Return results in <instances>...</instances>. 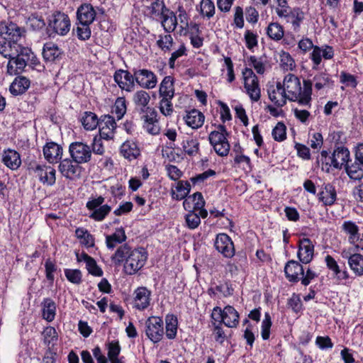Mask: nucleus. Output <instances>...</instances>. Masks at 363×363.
Instances as JSON below:
<instances>
[{
	"label": "nucleus",
	"mask_w": 363,
	"mask_h": 363,
	"mask_svg": "<svg viewBox=\"0 0 363 363\" xmlns=\"http://www.w3.org/2000/svg\"><path fill=\"white\" fill-rule=\"evenodd\" d=\"M0 55L9 59L7 73L10 75L21 74L30 60L33 58V52L28 47L21 43L11 40L0 41Z\"/></svg>",
	"instance_id": "obj_1"
},
{
	"label": "nucleus",
	"mask_w": 363,
	"mask_h": 363,
	"mask_svg": "<svg viewBox=\"0 0 363 363\" xmlns=\"http://www.w3.org/2000/svg\"><path fill=\"white\" fill-rule=\"evenodd\" d=\"M147 252L143 247H132L127 243L121 245L111 256L116 265L123 263V269L127 274L133 275L141 269L147 259Z\"/></svg>",
	"instance_id": "obj_2"
},
{
	"label": "nucleus",
	"mask_w": 363,
	"mask_h": 363,
	"mask_svg": "<svg viewBox=\"0 0 363 363\" xmlns=\"http://www.w3.org/2000/svg\"><path fill=\"white\" fill-rule=\"evenodd\" d=\"M281 84L289 100L297 101L301 106L311 107L313 85L311 80L304 79L303 88H301L300 79L294 74L289 73L284 77Z\"/></svg>",
	"instance_id": "obj_3"
},
{
	"label": "nucleus",
	"mask_w": 363,
	"mask_h": 363,
	"mask_svg": "<svg viewBox=\"0 0 363 363\" xmlns=\"http://www.w3.org/2000/svg\"><path fill=\"white\" fill-rule=\"evenodd\" d=\"M216 128L217 130L211 131L208 135L210 144L219 156H227L230 148L227 138L229 133L224 125L220 124Z\"/></svg>",
	"instance_id": "obj_4"
},
{
	"label": "nucleus",
	"mask_w": 363,
	"mask_h": 363,
	"mask_svg": "<svg viewBox=\"0 0 363 363\" xmlns=\"http://www.w3.org/2000/svg\"><path fill=\"white\" fill-rule=\"evenodd\" d=\"M71 23L67 14L56 11L48 19V28L61 36L66 35L70 30Z\"/></svg>",
	"instance_id": "obj_5"
},
{
	"label": "nucleus",
	"mask_w": 363,
	"mask_h": 363,
	"mask_svg": "<svg viewBox=\"0 0 363 363\" xmlns=\"http://www.w3.org/2000/svg\"><path fill=\"white\" fill-rule=\"evenodd\" d=\"M23 27L12 21H1L0 23V35L6 40L20 43L26 36Z\"/></svg>",
	"instance_id": "obj_6"
},
{
	"label": "nucleus",
	"mask_w": 363,
	"mask_h": 363,
	"mask_svg": "<svg viewBox=\"0 0 363 363\" xmlns=\"http://www.w3.org/2000/svg\"><path fill=\"white\" fill-rule=\"evenodd\" d=\"M244 87L252 101L257 102L261 97L259 79L252 69L246 68L243 71Z\"/></svg>",
	"instance_id": "obj_7"
},
{
	"label": "nucleus",
	"mask_w": 363,
	"mask_h": 363,
	"mask_svg": "<svg viewBox=\"0 0 363 363\" xmlns=\"http://www.w3.org/2000/svg\"><path fill=\"white\" fill-rule=\"evenodd\" d=\"M164 322L158 316H151L145 321V334L153 342H159L164 335Z\"/></svg>",
	"instance_id": "obj_8"
},
{
	"label": "nucleus",
	"mask_w": 363,
	"mask_h": 363,
	"mask_svg": "<svg viewBox=\"0 0 363 363\" xmlns=\"http://www.w3.org/2000/svg\"><path fill=\"white\" fill-rule=\"evenodd\" d=\"M105 199L102 196L92 198L86 203V208L92 211L89 218L96 221H102L111 211V207L107 204L103 205Z\"/></svg>",
	"instance_id": "obj_9"
},
{
	"label": "nucleus",
	"mask_w": 363,
	"mask_h": 363,
	"mask_svg": "<svg viewBox=\"0 0 363 363\" xmlns=\"http://www.w3.org/2000/svg\"><path fill=\"white\" fill-rule=\"evenodd\" d=\"M70 157L75 163L84 164L91 159L92 152L91 147L82 142H73L69 146Z\"/></svg>",
	"instance_id": "obj_10"
},
{
	"label": "nucleus",
	"mask_w": 363,
	"mask_h": 363,
	"mask_svg": "<svg viewBox=\"0 0 363 363\" xmlns=\"http://www.w3.org/2000/svg\"><path fill=\"white\" fill-rule=\"evenodd\" d=\"M135 82L142 88L154 89L157 84L156 74L147 69H134Z\"/></svg>",
	"instance_id": "obj_11"
},
{
	"label": "nucleus",
	"mask_w": 363,
	"mask_h": 363,
	"mask_svg": "<svg viewBox=\"0 0 363 363\" xmlns=\"http://www.w3.org/2000/svg\"><path fill=\"white\" fill-rule=\"evenodd\" d=\"M215 248L226 258H231L235 255V247L230 237L225 233L217 235L215 242Z\"/></svg>",
	"instance_id": "obj_12"
},
{
	"label": "nucleus",
	"mask_w": 363,
	"mask_h": 363,
	"mask_svg": "<svg viewBox=\"0 0 363 363\" xmlns=\"http://www.w3.org/2000/svg\"><path fill=\"white\" fill-rule=\"evenodd\" d=\"M113 79L122 90L132 92L135 89L134 73L132 74L128 70L118 69L114 73Z\"/></svg>",
	"instance_id": "obj_13"
},
{
	"label": "nucleus",
	"mask_w": 363,
	"mask_h": 363,
	"mask_svg": "<svg viewBox=\"0 0 363 363\" xmlns=\"http://www.w3.org/2000/svg\"><path fill=\"white\" fill-rule=\"evenodd\" d=\"M79 164L75 163L73 159L66 158L60 160L58 169L63 177L69 180H74L81 175L82 168Z\"/></svg>",
	"instance_id": "obj_14"
},
{
	"label": "nucleus",
	"mask_w": 363,
	"mask_h": 363,
	"mask_svg": "<svg viewBox=\"0 0 363 363\" xmlns=\"http://www.w3.org/2000/svg\"><path fill=\"white\" fill-rule=\"evenodd\" d=\"M99 135L103 139L108 140L113 139L116 128V123L114 118L110 115H103L99 124Z\"/></svg>",
	"instance_id": "obj_15"
},
{
	"label": "nucleus",
	"mask_w": 363,
	"mask_h": 363,
	"mask_svg": "<svg viewBox=\"0 0 363 363\" xmlns=\"http://www.w3.org/2000/svg\"><path fill=\"white\" fill-rule=\"evenodd\" d=\"M133 307L138 311H144L150 305L151 291L146 287L137 288L133 293Z\"/></svg>",
	"instance_id": "obj_16"
},
{
	"label": "nucleus",
	"mask_w": 363,
	"mask_h": 363,
	"mask_svg": "<svg viewBox=\"0 0 363 363\" xmlns=\"http://www.w3.org/2000/svg\"><path fill=\"white\" fill-rule=\"evenodd\" d=\"M269 99L278 107L284 106L288 99L281 82H277L276 86L271 85L267 89Z\"/></svg>",
	"instance_id": "obj_17"
},
{
	"label": "nucleus",
	"mask_w": 363,
	"mask_h": 363,
	"mask_svg": "<svg viewBox=\"0 0 363 363\" xmlns=\"http://www.w3.org/2000/svg\"><path fill=\"white\" fill-rule=\"evenodd\" d=\"M34 172L40 182L48 186H52L56 181L55 169L48 165L38 164L34 168Z\"/></svg>",
	"instance_id": "obj_18"
},
{
	"label": "nucleus",
	"mask_w": 363,
	"mask_h": 363,
	"mask_svg": "<svg viewBox=\"0 0 363 363\" xmlns=\"http://www.w3.org/2000/svg\"><path fill=\"white\" fill-rule=\"evenodd\" d=\"M314 254V245L308 238H303L299 240L297 256L303 264H308L311 262Z\"/></svg>",
	"instance_id": "obj_19"
},
{
	"label": "nucleus",
	"mask_w": 363,
	"mask_h": 363,
	"mask_svg": "<svg viewBox=\"0 0 363 363\" xmlns=\"http://www.w3.org/2000/svg\"><path fill=\"white\" fill-rule=\"evenodd\" d=\"M43 152L45 159L49 163L55 164L61 160L63 149L55 142H48L44 145Z\"/></svg>",
	"instance_id": "obj_20"
},
{
	"label": "nucleus",
	"mask_w": 363,
	"mask_h": 363,
	"mask_svg": "<svg viewBox=\"0 0 363 363\" xmlns=\"http://www.w3.org/2000/svg\"><path fill=\"white\" fill-rule=\"evenodd\" d=\"M319 201L325 206H332L335 203L337 199V193L334 186L330 183H324L320 187L318 194Z\"/></svg>",
	"instance_id": "obj_21"
},
{
	"label": "nucleus",
	"mask_w": 363,
	"mask_h": 363,
	"mask_svg": "<svg viewBox=\"0 0 363 363\" xmlns=\"http://www.w3.org/2000/svg\"><path fill=\"white\" fill-rule=\"evenodd\" d=\"M284 273L289 281L297 283L301 274H303V267L297 261L289 260L285 264Z\"/></svg>",
	"instance_id": "obj_22"
},
{
	"label": "nucleus",
	"mask_w": 363,
	"mask_h": 363,
	"mask_svg": "<svg viewBox=\"0 0 363 363\" xmlns=\"http://www.w3.org/2000/svg\"><path fill=\"white\" fill-rule=\"evenodd\" d=\"M76 14L77 22L88 24H91L96 16L94 6L88 3L80 5L77 10Z\"/></svg>",
	"instance_id": "obj_23"
},
{
	"label": "nucleus",
	"mask_w": 363,
	"mask_h": 363,
	"mask_svg": "<svg viewBox=\"0 0 363 363\" xmlns=\"http://www.w3.org/2000/svg\"><path fill=\"white\" fill-rule=\"evenodd\" d=\"M184 120L188 126L193 129H198L203 125L205 116L198 109L193 108L186 111Z\"/></svg>",
	"instance_id": "obj_24"
},
{
	"label": "nucleus",
	"mask_w": 363,
	"mask_h": 363,
	"mask_svg": "<svg viewBox=\"0 0 363 363\" xmlns=\"http://www.w3.org/2000/svg\"><path fill=\"white\" fill-rule=\"evenodd\" d=\"M305 18V13L301 9L294 7L284 17L286 23H291L292 29L295 32L300 30L301 24Z\"/></svg>",
	"instance_id": "obj_25"
},
{
	"label": "nucleus",
	"mask_w": 363,
	"mask_h": 363,
	"mask_svg": "<svg viewBox=\"0 0 363 363\" xmlns=\"http://www.w3.org/2000/svg\"><path fill=\"white\" fill-rule=\"evenodd\" d=\"M2 162L12 170L17 169L21 164L20 154L14 150H6L2 155Z\"/></svg>",
	"instance_id": "obj_26"
},
{
	"label": "nucleus",
	"mask_w": 363,
	"mask_h": 363,
	"mask_svg": "<svg viewBox=\"0 0 363 363\" xmlns=\"http://www.w3.org/2000/svg\"><path fill=\"white\" fill-rule=\"evenodd\" d=\"M334 168L341 169L342 167L347 164L350 158V152L348 148L344 146L337 147L333 152Z\"/></svg>",
	"instance_id": "obj_27"
},
{
	"label": "nucleus",
	"mask_w": 363,
	"mask_h": 363,
	"mask_svg": "<svg viewBox=\"0 0 363 363\" xmlns=\"http://www.w3.org/2000/svg\"><path fill=\"white\" fill-rule=\"evenodd\" d=\"M121 154L128 160L136 159L140 154V150L133 140L125 141L120 147Z\"/></svg>",
	"instance_id": "obj_28"
},
{
	"label": "nucleus",
	"mask_w": 363,
	"mask_h": 363,
	"mask_svg": "<svg viewBox=\"0 0 363 363\" xmlns=\"http://www.w3.org/2000/svg\"><path fill=\"white\" fill-rule=\"evenodd\" d=\"M127 239L123 228H116L115 232L106 236V245L108 250H113L117 245L122 244Z\"/></svg>",
	"instance_id": "obj_29"
},
{
	"label": "nucleus",
	"mask_w": 363,
	"mask_h": 363,
	"mask_svg": "<svg viewBox=\"0 0 363 363\" xmlns=\"http://www.w3.org/2000/svg\"><path fill=\"white\" fill-rule=\"evenodd\" d=\"M156 116V112L154 111H151L150 114L147 113L142 116L144 121L143 127L146 131L151 135H157L160 130Z\"/></svg>",
	"instance_id": "obj_30"
},
{
	"label": "nucleus",
	"mask_w": 363,
	"mask_h": 363,
	"mask_svg": "<svg viewBox=\"0 0 363 363\" xmlns=\"http://www.w3.org/2000/svg\"><path fill=\"white\" fill-rule=\"evenodd\" d=\"M348 177L353 180H360L363 178V165L354 157V161L349 160L345 167Z\"/></svg>",
	"instance_id": "obj_31"
},
{
	"label": "nucleus",
	"mask_w": 363,
	"mask_h": 363,
	"mask_svg": "<svg viewBox=\"0 0 363 363\" xmlns=\"http://www.w3.org/2000/svg\"><path fill=\"white\" fill-rule=\"evenodd\" d=\"M223 323L228 328H236L239 323V314L231 306H227L223 308Z\"/></svg>",
	"instance_id": "obj_32"
},
{
	"label": "nucleus",
	"mask_w": 363,
	"mask_h": 363,
	"mask_svg": "<svg viewBox=\"0 0 363 363\" xmlns=\"http://www.w3.org/2000/svg\"><path fill=\"white\" fill-rule=\"evenodd\" d=\"M159 94L161 98L173 99L174 87L172 77L166 76L164 77L160 85Z\"/></svg>",
	"instance_id": "obj_33"
},
{
	"label": "nucleus",
	"mask_w": 363,
	"mask_h": 363,
	"mask_svg": "<svg viewBox=\"0 0 363 363\" xmlns=\"http://www.w3.org/2000/svg\"><path fill=\"white\" fill-rule=\"evenodd\" d=\"M61 55L62 51L55 43L48 42L44 45L43 57L45 61L53 62L59 58Z\"/></svg>",
	"instance_id": "obj_34"
},
{
	"label": "nucleus",
	"mask_w": 363,
	"mask_h": 363,
	"mask_svg": "<svg viewBox=\"0 0 363 363\" xmlns=\"http://www.w3.org/2000/svg\"><path fill=\"white\" fill-rule=\"evenodd\" d=\"M342 231L349 235L348 240L350 244H354L359 240V227L351 220H346L342 225Z\"/></svg>",
	"instance_id": "obj_35"
},
{
	"label": "nucleus",
	"mask_w": 363,
	"mask_h": 363,
	"mask_svg": "<svg viewBox=\"0 0 363 363\" xmlns=\"http://www.w3.org/2000/svg\"><path fill=\"white\" fill-rule=\"evenodd\" d=\"M30 86V80L25 77H17L11 83L9 90L13 95L24 93Z\"/></svg>",
	"instance_id": "obj_36"
},
{
	"label": "nucleus",
	"mask_w": 363,
	"mask_h": 363,
	"mask_svg": "<svg viewBox=\"0 0 363 363\" xmlns=\"http://www.w3.org/2000/svg\"><path fill=\"white\" fill-rule=\"evenodd\" d=\"M43 318L48 322H52L56 314V303L50 298H44L42 302Z\"/></svg>",
	"instance_id": "obj_37"
},
{
	"label": "nucleus",
	"mask_w": 363,
	"mask_h": 363,
	"mask_svg": "<svg viewBox=\"0 0 363 363\" xmlns=\"http://www.w3.org/2000/svg\"><path fill=\"white\" fill-rule=\"evenodd\" d=\"M178 319L174 314H167L165 317V334L169 340H174L177 334Z\"/></svg>",
	"instance_id": "obj_38"
},
{
	"label": "nucleus",
	"mask_w": 363,
	"mask_h": 363,
	"mask_svg": "<svg viewBox=\"0 0 363 363\" xmlns=\"http://www.w3.org/2000/svg\"><path fill=\"white\" fill-rule=\"evenodd\" d=\"M162 26L167 33L173 32L177 25V18L173 11L167 10L162 16Z\"/></svg>",
	"instance_id": "obj_39"
},
{
	"label": "nucleus",
	"mask_w": 363,
	"mask_h": 363,
	"mask_svg": "<svg viewBox=\"0 0 363 363\" xmlns=\"http://www.w3.org/2000/svg\"><path fill=\"white\" fill-rule=\"evenodd\" d=\"M267 36L274 41L281 40L284 35V30L281 25L277 22L270 23L266 28Z\"/></svg>",
	"instance_id": "obj_40"
},
{
	"label": "nucleus",
	"mask_w": 363,
	"mask_h": 363,
	"mask_svg": "<svg viewBox=\"0 0 363 363\" xmlns=\"http://www.w3.org/2000/svg\"><path fill=\"white\" fill-rule=\"evenodd\" d=\"M100 120L101 117L98 118L96 113L91 111H86L84 113L81 121L86 130H92L99 125Z\"/></svg>",
	"instance_id": "obj_41"
},
{
	"label": "nucleus",
	"mask_w": 363,
	"mask_h": 363,
	"mask_svg": "<svg viewBox=\"0 0 363 363\" xmlns=\"http://www.w3.org/2000/svg\"><path fill=\"white\" fill-rule=\"evenodd\" d=\"M75 235L79 240L80 243L86 247L94 246V238L86 229L84 228H77Z\"/></svg>",
	"instance_id": "obj_42"
},
{
	"label": "nucleus",
	"mask_w": 363,
	"mask_h": 363,
	"mask_svg": "<svg viewBox=\"0 0 363 363\" xmlns=\"http://www.w3.org/2000/svg\"><path fill=\"white\" fill-rule=\"evenodd\" d=\"M107 349L108 358L111 363H124L122 360V357H118L121 352V346L118 341H111L108 342Z\"/></svg>",
	"instance_id": "obj_43"
},
{
	"label": "nucleus",
	"mask_w": 363,
	"mask_h": 363,
	"mask_svg": "<svg viewBox=\"0 0 363 363\" xmlns=\"http://www.w3.org/2000/svg\"><path fill=\"white\" fill-rule=\"evenodd\" d=\"M348 264L355 275H363V256L362 255L358 253L353 254L352 257H350Z\"/></svg>",
	"instance_id": "obj_44"
},
{
	"label": "nucleus",
	"mask_w": 363,
	"mask_h": 363,
	"mask_svg": "<svg viewBox=\"0 0 363 363\" xmlns=\"http://www.w3.org/2000/svg\"><path fill=\"white\" fill-rule=\"evenodd\" d=\"M182 147L186 154L189 156H194L199 151V143L197 139L188 137L183 140Z\"/></svg>",
	"instance_id": "obj_45"
},
{
	"label": "nucleus",
	"mask_w": 363,
	"mask_h": 363,
	"mask_svg": "<svg viewBox=\"0 0 363 363\" xmlns=\"http://www.w3.org/2000/svg\"><path fill=\"white\" fill-rule=\"evenodd\" d=\"M315 82L314 86L317 90H320L326 86H331L333 85V81L330 77L329 74L325 72H320L315 74L313 79Z\"/></svg>",
	"instance_id": "obj_46"
},
{
	"label": "nucleus",
	"mask_w": 363,
	"mask_h": 363,
	"mask_svg": "<svg viewBox=\"0 0 363 363\" xmlns=\"http://www.w3.org/2000/svg\"><path fill=\"white\" fill-rule=\"evenodd\" d=\"M173 43V38L169 33L167 34L159 35L158 39L156 41V45L157 47L164 52H169L172 49Z\"/></svg>",
	"instance_id": "obj_47"
},
{
	"label": "nucleus",
	"mask_w": 363,
	"mask_h": 363,
	"mask_svg": "<svg viewBox=\"0 0 363 363\" xmlns=\"http://www.w3.org/2000/svg\"><path fill=\"white\" fill-rule=\"evenodd\" d=\"M177 194L173 192L172 197L177 200H182L191 191V185L188 181H179L176 186Z\"/></svg>",
	"instance_id": "obj_48"
},
{
	"label": "nucleus",
	"mask_w": 363,
	"mask_h": 363,
	"mask_svg": "<svg viewBox=\"0 0 363 363\" xmlns=\"http://www.w3.org/2000/svg\"><path fill=\"white\" fill-rule=\"evenodd\" d=\"M90 25L84 23H77L76 35L81 40H89L91 35Z\"/></svg>",
	"instance_id": "obj_49"
},
{
	"label": "nucleus",
	"mask_w": 363,
	"mask_h": 363,
	"mask_svg": "<svg viewBox=\"0 0 363 363\" xmlns=\"http://www.w3.org/2000/svg\"><path fill=\"white\" fill-rule=\"evenodd\" d=\"M168 9L163 0H154L149 6V10L152 15L160 17Z\"/></svg>",
	"instance_id": "obj_50"
},
{
	"label": "nucleus",
	"mask_w": 363,
	"mask_h": 363,
	"mask_svg": "<svg viewBox=\"0 0 363 363\" xmlns=\"http://www.w3.org/2000/svg\"><path fill=\"white\" fill-rule=\"evenodd\" d=\"M150 100L149 94L144 91L140 90L136 91L133 96L134 103L142 108H146Z\"/></svg>",
	"instance_id": "obj_51"
},
{
	"label": "nucleus",
	"mask_w": 363,
	"mask_h": 363,
	"mask_svg": "<svg viewBox=\"0 0 363 363\" xmlns=\"http://www.w3.org/2000/svg\"><path fill=\"white\" fill-rule=\"evenodd\" d=\"M185 223L186 227L190 230H194L199 227L201 223L200 216L194 211H190L185 216Z\"/></svg>",
	"instance_id": "obj_52"
},
{
	"label": "nucleus",
	"mask_w": 363,
	"mask_h": 363,
	"mask_svg": "<svg viewBox=\"0 0 363 363\" xmlns=\"http://www.w3.org/2000/svg\"><path fill=\"white\" fill-rule=\"evenodd\" d=\"M280 65L286 71L292 70L295 66V61L291 55L286 52L280 54Z\"/></svg>",
	"instance_id": "obj_53"
},
{
	"label": "nucleus",
	"mask_w": 363,
	"mask_h": 363,
	"mask_svg": "<svg viewBox=\"0 0 363 363\" xmlns=\"http://www.w3.org/2000/svg\"><path fill=\"white\" fill-rule=\"evenodd\" d=\"M43 342L48 346L57 340V333L55 328L53 327H46L43 332Z\"/></svg>",
	"instance_id": "obj_54"
},
{
	"label": "nucleus",
	"mask_w": 363,
	"mask_h": 363,
	"mask_svg": "<svg viewBox=\"0 0 363 363\" xmlns=\"http://www.w3.org/2000/svg\"><path fill=\"white\" fill-rule=\"evenodd\" d=\"M113 108V112L117 118L118 120L121 119L127 110L125 99L124 97H118L115 101Z\"/></svg>",
	"instance_id": "obj_55"
},
{
	"label": "nucleus",
	"mask_w": 363,
	"mask_h": 363,
	"mask_svg": "<svg viewBox=\"0 0 363 363\" xmlns=\"http://www.w3.org/2000/svg\"><path fill=\"white\" fill-rule=\"evenodd\" d=\"M272 137L278 142H281L286 139V128L282 122H279L272 130Z\"/></svg>",
	"instance_id": "obj_56"
},
{
	"label": "nucleus",
	"mask_w": 363,
	"mask_h": 363,
	"mask_svg": "<svg viewBox=\"0 0 363 363\" xmlns=\"http://www.w3.org/2000/svg\"><path fill=\"white\" fill-rule=\"evenodd\" d=\"M201 13L210 18L213 16L215 13L214 3L211 0H202L201 2Z\"/></svg>",
	"instance_id": "obj_57"
},
{
	"label": "nucleus",
	"mask_w": 363,
	"mask_h": 363,
	"mask_svg": "<svg viewBox=\"0 0 363 363\" xmlns=\"http://www.w3.org/2000/svg\"><path fill=\"white\" fill-rule=\"evenodd\" d=\"M272 327L271 316L268 313L264 315V318L261 325V336L264 340H267L270 336V328Z\"/></svg>",
	"instance_id": "obj_58"
},
{
	"label": "nucleus",
	"mask_w": 363,
	"mask_h": 363,
	"mask_svg": "<svg viewBox=\"0 0 363 363\" xmlns=\"http://www.w3.org/2000/svg\"><path fill=\"white\" fill-rule=\"evenodd\" d=\"M65 275L67 280L72 284H79L82 283V272L79 269H67L65 270Z\"/></svg>",
	"instance_id": "obj_59"
},
{
	"label": "nucleus",
	"mask_w": 363,
	"mask_h": 363,
	"mask_svg": "<svg viewBox=\"0 0 363 363\" xmlns=\"http://www.w3.org/2000/svg\"><path fill=\"white\" fill-rule=\"evenodd\" d=\"M312 50L309 58L313 62L312 68L317 69L322 62V48L318 45H315Z\"/></svg>",
	"instance_id": "obj_60"
},
{
	"label": "nucleus",
	"mask_w": 363,
	"mask_h": 363,
	"mask_svg": "<svg viewBox=\"0 0 363 363\" xmlns=\"http://www.w3.org/2000/svg\"><path fill=\"white\" fill-rule=\"evenodd\" d=\"M244 38L246 44V47L252 50L254 48L258 45V35L250 30H247L245 32Z\"/></svg>",
	"instance_id": "obj_61"
},
{
	"label": "nucleus",
	"mask_w": 363,
	"mask_h": 363,
	"mask_svg": "<svg viewBox=\"0 0 363 363\" xmlns=\"http://www.w3.org/2000/svg\"><path fill=\"white\" fill-rule=\"evenodd\" d=\"M249 65L252 66L258 74H263L265 71V66L262 57L257 58L255 56H250L248 58Z\"/></svg>",
	"instance_id": "obj_62"
},
{
	"label": "nucleus",
	"mask_w": 363,
	"mask_h": 363,
	"mask_svg": "<svg viewBox=\"0 0 363 363\" xmlns=\"http://www.w3.org/2000/svg\"><path fill=\"white\" fill-rule=\"evenodd\" d=\"M318 274L313 270L311 267H308L306 269V272L303 271V274L300 277V281L301 284L306 286L310 284L312 280L318 277Z\"/></svg>",
	"instance_id": "obj_63"
},
{
	"label": "nucleus",
	"mask_w": 363,
	"mask_h": 363,
	"mask_svg": "<svg viewBox=\"0 0 363 363\" xmlns=\"http://www.w3.org/2000/svg\"><path fill=\"white\" fill-rule=\"evenodd\" d=\"M86 268L89 274L95 277H101L103 271L92 257L86 264Z\"/></svg>",
	"instance_id": "obj_64"
}]
</instances>
